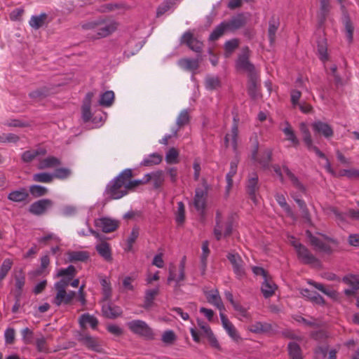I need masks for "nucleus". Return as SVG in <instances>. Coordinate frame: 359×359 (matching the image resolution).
Instances as JSON below:
<instances>
[{
	"label": "nucleus",
	"mask_w": 359,
	"mask_h": 359,
	"mask_svg": "<svg viewBox=\"0 0 359 359\" xmlns=\"http://www.w3.org/2000/svg\"><path fill=\"white\" fill-rule=\"evenodd\" d=\"M178 65L184 70L194 72L199 67V60L183 58L178 61Z\"/></svg>",
	"instance_id": "obj_27"
},
{
	"label": "nucleus",
	"mask_w": 359,
	"mask_h": 359,
	"mask_svg": "<svg viewBox=\"0 0 359 359\" xmlns=\"http://www.w3.org/2000/svg\"><path fill=\"white\" fill-rule=\"evenodd\" d=\"M151 180L153 182L155 189L160 188L165 180L163 172L162 170H158L151 173H148L144 176L142 180H137L138 182H141V184H147Z\"/></svg>",
	"instance_id": "obj_8"
},
{
	"label": "nucleus",
	"mask_w": 359,
	"mask_h": 359,
	"mask_svg": "<svg viewBox=\"0 0 359 359\" xmlns=\"http://www.w3.org/2000/svg\"><path fill=\"white\" fill-rule=\"evenodd\" d=\"M239 40L233 39L227 41L224 44L225 55L229 57L231 54L238 47Z\"/></svg>",
	"instance_id": "obj_46"
},
{
	"label": "nucleus",
	"mask_w": 359,
	"mask_h": 359,
	"mask_svg": "<svg viewBox=\"0 0 359 359\" xmlns=\"http://www.w3.org/2000/svg\"><path fill=\"white\" fill-rule=\"evenodd\" d=\"M312 128L316 133L327 139L332 137L334 135V130L331 126L320 121H317L312 123Z\"/></svg>",
	"instance_id": "obj_10"
},
{
	"label": "nucleus",
	"mask_w": 359,
	"mask_h": 359,
	"mask_svg": "<svg viewBox=\"0 0 359 359\" xmlns=\"http://www.w3.org/2000/svg\"><path fill=\"white\" fill-rule=\"evenodd\" d=\"M76 275V270L72 265H69L66 269H60L57 274V277L74 278Z\"/></svg>",
	"instance_id": "obj_52"
},
{
	"label": "nucleus",
	"mask_w": 359,
	"mask_h": 359,
	"mask_svg": "<svg viewBox=\"0 0 359 359\" xmlns=\"http://www.w3.org/2000/svg\"><path fill=\"white\" fill-rule=\"evenodd\" d=\"M220 318L222 326L229 336L233 341H238L240 339V336L235 326L229 320L227 317L223 313H220Z\"/></svg>",
	"instance_id": "obj_19"
},
{
	"label": "nucleus",
	"mask_w": 359,
	"mask_h": 359,
	"mask_svg": "<svg viewBox=\"0 0 359 359\" xmlns=\"http://www.w3.org/2000/svg\"><path fill=\"white\" fill-rule=\"evenodd\" d=\"M306 235L310 243L316 250L325 253H331L332 252L331 247L326 242L320 238L313 236L309 231H306Z\"/></svg>",
	"instance_id": "obj_12"
},
{
	"label": "nucleus",
	"mask_w": 359,
	"mask_h": 359,
	"mask_svg": "<svg viewBox=\"0 0 359 359\" xmlns=\"http://www.w3.org/2000/svg\"><path fill=\"white\" fill-rule=\"evenodd\" d=\"M181 43L186 44L191 50L196 53H201L203 43L195 38L192 33L186 32L182 36Z\"/></svg>",
	"instance_id": "obj_7"
},
{
	"label": "nucleus",
	"mask_w": 359,
	"mask_h": 359,
	"mask_svg": "<svg viewBox=\"0 0 359 359\" xmlns=\"http://www.w3.org/2000/svg\"><path fill=\"white\" fill-rule=\"evenodd\" d=\"M238 163V162L237 160L232 161L230 163V169L226 176V182H227V185H226L227 194L229 193V190L231 189V187L233 186V178L237 172Z\"/></svg>",
	"instance_id": "obj_34"
},
{
	"label": "nucleus",
	"mask_w": 359,
	"mask_h": 359,
	"mask_svg": "<svg viewBox=\"0 0 359 359\" xmlns=\"http://www.w3.org/2000/svg\"><path fill=\"white\" fill-rule=\"evenodd\" d=\"M318 51L320 55V59L322 61H325L328 59L327 53V46L325 41H320L318 44Z\"/></svg>",
	"instance_id": "obj_63"
},
{
	"label": "nucleus",
	"mask_w": 359,
	"mask_h": 359,
	"mask_svg": "<svg viewBox=\"0 0 359 359\" xmlns=\"http://www.w3.org/2000/svg\"><path fill=\"white\" fill-rule=\"evenodd\" d=\"M287 348L291 359H302V350L298 344L291 341L288 344Z\"/></svg>",
	"instance_id": "obj_40"
},
{
	"label": "nucleus",
	"mask_w": 359,
	"mask_h": 359,
	"mask_svg": "<svg viewBox=\"0 0 359 359\" xmlns=\"http://www.w3.org/2000/svg\"><path fill=\"white\" fill-rule=\"evenodd\" d=\"M300 130L303 134V140L306 145L311 144L313 142L311 133L307 126L304 123L300 124Z\"/></svg>",
	"instance_id": "obj_59"
},
{
	"label": "nucleus",
	"mask_w": 359,
	"mask_h": 359,
	"mask_svg": "<svg viewBox=\"0 0 359 359\" xmlns=\"http://www.w3.org/2000/svg\"><path fill=\"white\" fill-rule=\"evenodd\" d=\"M276 201L279 204V205L283 208V210L287 213V215L290 217H293V212L290 205L286 202L285 198L283 194H277L275 196Z\"/></svg>",
	"instance_id": "obj_43"
},
{
	"label": "nucleus",
	"mask_w": 359,
	"mask_h": 359,
	"mask_svg": "<svg viewBox=\"0 0 359 359\" xmlns=\"http://www.w3.org/2000/svg\"><path fill=\"white\" fill-rule=\"evenodd\" d=\"M47 19V15L45 13H41L39 15H32L29 21V25L38 29L41 27Z\"/></svg>",
	"instance_id": "obj_39"
},
{
	"label": "nucleus",
	"mask_w": 359,
	"mask_h": 359,
	"mask_svg": "<svg viewBox=\"0 0 359 359\" xmlns=\"http://www.w3.org/2000/svg\"><path fill=\"white\" fill-rule=\"evenodd\" d=\"M75 296L76 292L74 291L67 292L66 290H57L53 303L57 306H60L62 304H69L72 302Z\"/></svg>",
	"instance_id": "obj_17"
},
{
	"label": "nucleus",
	"mask_w": 359,
	"mask_h": 359,
	"mask_svg": "<svg viewBox=\"0 0 359 359\" xmlns=\"http://www.w3.org/2000/svg\"><path fill=\"white\" fill-rule=\"evenodd\" d=\"M28 197L29 194L25 189L13 191L8 196V198L10 201L18 203L25 201Z\"/></svg>",
	"instance_id": "obj_33"
},
{
	"label": "nucleus",
	"mask_w": 359,
	"mask_h": 359,
	"mask_svg": "<svg viewBox=\"0 0 359 359\" xmlns=\"http://www.w3.org/2000/svg\"><path fill=\"white\" fill-rule=\"evenodd\" d=\"M228 31L224 22L220 23L218 26L215 27V29L212 32L210 35L209 39L210 41L217 40L219 37H221L224 33Z\"/></svg>",
	"instance_id": "obj_45"
},
{
	"label": "nucleus",
	"mask_w": 359,
	"mask_h": 359,
	"mask_svg": "<svg viewBox=\"0 0 359 359\" xmlns=\"http://www.w3.org/2000/svg\"><path fill=\"white\" fill-rule=\"evenodd\" d=\"M161 161L162 156L157 153H154L146 157L141 163V165L144 166H152L159 164Z\"/></svg>",
	"instance_id": "obj_42"
},
{
	"label": "nucleus",
	"mask_w": 359,
	"mask_h": 359,
	"mask_svg": "<svg viewBox=\"0 0 359 359\" xmlns=\"http://www.w3.org/2000/svg\"><path fill=\"white\" fill-rule=\"evenodd\" d=\"M114 100V93L111 90L106 91L101 95L100 104L104 107H109Z\"/></svg>",
	"instance_id": "obj_48"
},
{
	"label": "nucleus",
	"mask_w": 359,
	"mask_h": 359,
	"mask_svg": "<svg viewBox=\"0 0 359 359\" xmlns=\"http://www.w3.org/2000/svg\"><path fill=\"white\" fill-rule=\"evenodd\" d=\"M67 257L71 262H85L90 258V253L87 251H69Z\"/></svg>",
	"instance_id": "obj_28"
},
{
	"label": "nucleus",
	"mask_w": 359,
	"mask_h": 359,
	"mask_svg": "<svg viewBox=\"0 0 359 359\" xmlns=\"http://www.w3.org/2000/svg\"><path fill=\"white\" fill-rule=\"evenodd\" d=\"M341 8L342 13L344 14V24L345 26V29L347 34V38L348 41L351 43L353 40V26L351 22L349 17L348 16L346 11H345L344 6H341Z\"/></svg>",
	"instance_id": "obj_35"
},
{
	"label": "nucleus",
	"mask_w": 359,
	"mask_h": 359,
	"mask_svg": "<svg viewBox=\"0 0 359 359\" xmlns=\"http://www.w3.org/2000/svg\"><path fill=\"white\" fill-rule=\"evenodd\" d=\"M98 254L107 262L112 261L111 250L109 243L102 241L96 247Z\"/></svg>",
	"instance_id": "obj_26"
},
{
	"label": "nucleus",
	"mask_w": 359,
	"mask_h": 359,
	"mask_svg": "<svg viewBox=\"0 0 359 359\" xmlns=\"http://www.w3.org/2000/svg\"><path fill=\"white\" fill-rule=\"evenodd\" d=\"M279 27L278 18L273 16L269 22L268 35L271 45H273L276 40V34Z\"/></svg>",
	"instance_id": "obj_30"
},
{
	"label": "nucleus",
	"mask_w": 359,
	"mask_h": 359,
	"mask_svg": "<svg viewBox=\"0 0 359 359\" xmlns=\"http://www.w3.org/2000/svg\"><path fill=\"white\" fill-rule=\"evenodd\" d=\"M227 259L231 264L233 271L238 280H242L246 276L245 264L241 255L237 252H229Z\"/></svg>",
	"instance_id": "obj_4"
},
{
	"label": "nucleus",
	"mask_w": 359,
	"mask_h": 359,
	"mask_svg": "<svg viewBox=\"0 0 359 359\" xmlns=\"http://www.w3.org/2000/svg\"><path fill=\"white\" fill-rule=\"evenodd\" d=\"M238 133V123L234 118L231 133L226 134L224 138V142L226 147L231 146L234 150H236Z\"/></svg>",
	"instance_id": "obj_22"
},
{
	"label": "nucleus",
	"mask_w": 359,
	"mask_h": 359,
	"mask_svg": "<svg viewBox=\"0 0 359 359\" xmlns=\"http://www.w3.org/2000/svg\"><path fill=\"white\" fill-rule=\"evenodd\" d=\"M185 279V271H180L179 275L176 276L174 273L172 269H170L169 271V276L168 278V283H170L171 281H175L177 285L181 281H183Z\"/></svg>",
	"instance_id": "obj_55"
},
{
	"label": "nucleus",
	"mask_w": 359,
	"mask_h": 359,
	"mask_svg": "<svg viewBox=\"0 0 359 359\" xmlns=\"http://www.w3.org/2000/svg\"><path fill=\"white\" fill-rule=\"evenodd\" d=\"M49 241H52L55 244H59L60 239L54 233H48L46 236L39 239V242L44 243L46 245H48Z\"/></svg>",
	"instance_id": "obj_64"
},
{
	"label": "nucleus",
	"mask_w": 359,
	"mask_h": 359,
	"mask_svg": "<svg viewBox=\"0 0 359 359\" xmlns=\"http://www.w3.org/2000/svg\"><path fill=\"white\" fill-rule=\"evenodd\" d=\"M133 171L130 168L123 170L116 178L107 185L105 194L111 199H120L141 185L137 180H133Z\"/></svg>",
	"instance_id": "obj_1"
},
{
	"label": "nucleus",
	"mask_w": 359,
	"mask_h": 359,
	"mask_svg": "<svg viewBox=\"0 0 359 359\" xmlns=\"http://www.w3.org/2000/svg\"><path fill=\"white\" fill-rule=\"evenodd\" d=\"M53 205L50 199H41L33 203L29 209V211L34 215H41L44 214L47 209Z\"/></svg>",
	"instance_id": "obj_9"
},
{
	"label": "nucleus",
	"mask_w": 359,
	"mask_h": 359,
	"mask_svg": "<svg viewBox=\"0 0 359 359\" xmlns=\"http://www.w3.org/2000/svg\"><path fill=\"white\" fill-rule=\"evenodd\" d=\"M79 340L88 349L98 353L102 352V346L97 338L85 334L81 335Z\"/></svg>",
	"instance_id": "obj_16"
},
{
	"label": "nucleus",
	"mask_w": 359,
	"mask_h": 359,
	"mask_svg": "<svg viewBox=\"0 0 359 359\" xmlns=\"http://www.w3.org/2000/svg\"><path fill=\"white\" fill-rule=\"evenodd\" d=\"M100 284L102 285V294L104 300H108L111 296V287L109 281L106 278H100Z\"/></svg>",
	"instance_id": "obj_44"
},
{
	"label": "nucleus",
	"mask_w": 359,
	"mask_h": 359,
	"mask_svg": "<svg viewBox=\"0 0 359 359\" xmlns=\"http://www.w3.org/2000/svg\"><path fill=\"white\" fill-rule=\"evenodd\" d=\"M228 31L234 32L243 27L246 23V18L243 14H238L233 16L228 21H224Z\"/></svg>",
	"instance_id": "obj_14"
},
{
	"label": "nucleus",
	"mask_w": 359,
	"mask_h": 359,
	"mask_svg": "<svg viewBox=\"0 0 359 359\" xmlns=\"http://www.w3.org/2000/svg\"><path fill=\"white\" fill-rule=\"evenodd\" d=\"M189 118L190 117L188 111L185 109L182 110L177 118L176 123L177 128H175L179 130V128L183 127L189 122Z\"/></svg>",
	"instance_id": "obj_49"
},
{
	"label": "nucleus",
	"mask_w": 359,
	"mask_h": 359,
	"mask_svg": "<svg viewBox=\"0 0 359 359\" xmlns=\"http://www.w3.org/2000/svg\"><path fill=\"white\" fill-rule=\"evenodd\" d=\"M302 294L304 297L310 299L312 302L319 304L323 305L325 304V300L318 292L315 291H311L308 289H304L302 290Z\"/></svg>",
	"instance_id": "obj_37"
},
{
	"label": "nucleus",
	"mask_w": 359,
	"mask_h": 359,
	"mask_svg": "<svg viewBox=\"0 0 359 359\" xmlns=\"http://www.w3.org/2000/svg\"><path fill=\"white\" fill-rule=\"evenodd\" d=\"M215 226L214 228V236L217 241L221 240L222 236H229L232 233V220L229 218L227 221L224 222L222 212L217 210L215 216Z\"/></svg>",
	"instance_id": "obj_3"
},
{
	"label": "nucleus",
	"mask_w": 359,
	"mask_h": 359,
	"mask_svg": "<svg viewBox=\"0 0 359 359\" xmlns=\"http://www.w3.org/2000/svg\"><path fill=\"white\" fill-rule=\"evenodd\" d=\"M205 296L208 302L216 306L220 311V313H222L225 309L218 290H215L208 291L205 292Z\"/></svg>",
	"instance_id": "obj_24"
},
{
	"label": "nucleus",
	"mask_w": 359,
	"mask_h": 359,
	"mask_svg": "<svg viewBox=\"0 0 359 359\" xmlns=\"http://www.w3.org/2000/svg\"><path fill=\"white\" fill-rule=\"evenodd\" d=\"M97 226L100 227L103 232L111 233L116 230L118 227L119 223L115 219L110 218H101L97 222Z\"/></svg>",
	"instance_id": "obj_20"
},
{
	"label": "nucleus",
	"mask_w": 359,
	"mask_h": 359,
	"mask_svg": "<svg viewBox=\"0 0 359 359\" xmlns=\"http://www.w3.org/2000/svg\"><path fill=\"white\" fill-rule=\"evenodd\" d=\"M128 329L133 333L144 337L147 339H152L154 334L152 330L146 322L141 320H133L127 323Z\"/></svg>",
	"instance_id": "obj_5"
},
{
	"label": "nucleus",
	"mask_w": 359,
	"mask_h": 359,
	"mask_svg": "<svg viewBox=\"0 0 359 359\" xmlns=\"http://www.w3.org/2000/svg\"><path fill=\"white\" fill-rule=\"evenodd\" d=\"M320 10L319 13V18L321 22L325 20V18L330 11L329 0H320Z\"/></svg>",
	"instance_id": "obj_51"
},
{
	"label": "nucleus",
	"mask_w": 359,
	"mask_h": 359,
	"mask_svg": "<svg viewBox=\"0 0 359 359\" xmlns=\"http://www.w3.org/2000/svg\"><path fill=\"white\" fill-rule=\"evenodd\" d=\"M72 174L71 170L69 168H57L55 170L53 175V178L55 177L59 180H65L68 178Z\"/></svg>",
	"instance_id": "obj_58"
},
{
	"label": "nucleus",
	"mask_w": 359,
	"mask_h": 359,
	"mask_svg": "<svg viewBox=\"0 0 359 359\" xmlns=\"http://www.w3.org/2000/svg\"><path fill=\"white\" fill-rule=\"evenodd\" d=\"M299 248L296 251L299 259L306 264H315L318 263V259L313 256L310 251L303 245H299Z\"/></svg>",
	"instance_id": "obj_18"
},
{
	"label": "nucleus",
	"mask_w": 359,
	"mask_h": 359,
	"mask_svg": "<svg viewBox=\"0 0 359 359\" xmlns=\"http://www.w3.org/2000/svg\"><path fill=\"white\" fill-rule=\"evenodd\" d=\"M29 192L34 197H41L47 194L48 189L40 185H32L29 187Z\"/></svg>",
	"instance_id": "obj_57"
},
{
	"label": "nucleus",
	"mask_w": 359,
	"mask_h": 359,
	"mask_svg": "<svg viewBox=\"0 0 359 359\" xmlns=\"http://www.w3.org/2000/svg\"><path fill=\"white\" fill-rule=\"evenodd\" d=\"M283 170L290 179L294 187H295L299 192H304V187L299 181L298 178L290 170V169L287 166L284 165L283 166Z\"/></svg>",
	"instance_id": "obj_38"
},
{
	"label": "nucleus",
	"mask_w": 359,
	"mask_h": 359,
	"mask_svg": "<svg viewBox=\"0 0 359 359\" xmlns=\"http://www.w3.org/2000/svg\"><path fill=\"white\" fill-rule=\"evenodd\" d=\"M79 324L82 328H86L87 325H90L93 329H95L98 325V320L93 316L84 313L79 318Z\"/></svg>",
	"instance_id": "obj_32"
},
{
	"label": "nucleus",
	"mask_w": 359,
	"mask_h": 359,
	"mask_svg": "<svg viewBox=\"0 0 359 359\" xmlns=\"http://www.w3.org/2000/svg\"><path fill=\"white\" fill-rule=\"evenodd\" d=\"M179 152L178 151L172 147L169 149L165 156V161L168 164L177 163L178 162Z\"/></svg>",
	"instance_id": "obj_54"
},
{
	"label": "nucleus",
	"mask_w": 359,
	"mask_h": 359,
	"mask_svg": "<svg viewBox=\"0 0 359 359\" xmlns=\"http://www.w3.org/2000/svg\"><path fill=\"white\" fill-rule=\"evenodd\" d=\"M139 236V230L137 228H133L132 231L127 239V246L126 248V250L130 252L133 250V244L136 241L137 237Z\"/></svg>",
	"instance_id": "obj_53"
},
{
	"label": "nucleus",
	"mask_w": 359,
	"mask_h": 359,
	"mask_svg": "<svg viewBox=\"0 0 359 359\" xmlns=\"http://www.w3.org/2000/svg\"><path fill=\"white\" fill-rule=\"evenodd\" d=\"M49 94V90L46 87H44L32 91L29 93V96L32 98L41 99L48 96Z\"/></svg>",
	"instance_id": "obj_61"
},
{
	"label": "nucleus",
	"mask_w": 359,
	"mask_h": 359,
	"mask_svg": "<svg viewBox=\"0 0 359 359\" xmlns=\"http://www.w3.org/2000/svg\"><path fill=\"white\" fill-rule=\"evenodd\" d=\"M46 154V150L44 148L28 150L22 154V160L25 163H29L32 161L36 157L39 156H44Z\"/></svg>",
	"instance_id": "obj_31"
},
{
	"label": "nucleus",
	"mask_w": 359,
	"mask_h": 359,
	"mask_svg": "<svg viewBox=\"0 0 359 359\" xmlns=\"http://www.w3.org/2000/svg\"><path fill=\"white\" fill-rule=\"evenodd\" d=\"M280 130L286 136V140L290 141L293 146L297 147L299 144V141L288 121H285L281 124Z\"/></svg>",
	"instance_id": "obj_23"
},
{
	"label": "nucleus",
	"mask_w": 359,
	"mask_h": 359,
	"mask_svg": "<svg viewBox=\"0 0 359 359\" xmlns=\"http://www.w3.org/2000/svg\"><path fill=\"white\" fill-rule=\"evenodd\" d=\"M59 165H60V161L59 158L55 156H48L39 160L38 168L41 170L52 168Z\"/></svg>",
	"instance_id": "obj_29"
},
{
	"label": "nucleus",
	"mask_w": 359,
	"mask_h": 359,
	"mask_svg": "<svg viewBox=\"0 0 359 359\" xmlns=\"http://www.w3.org/2000/svg\"><path fill=\"white\" fill-rule=\"evenodd\" d=\"M36 349L39 352L41 353H48L49 349L46 343V339L42 337L36 339Z\"/></svg>",
	"instance_id": "obj_62"
},
{
	"label": "nucleus",
	"mask_w": 359,
	"mask_h": 359,
	"mask_svg": "<svg viewBox=\"0 0 359 359\" xmlns=\"http://www.w3.org/2000/svg\"><path fill=\"white\" fill-rule=\"evenodd\" d=\"M202 255L201 257V266L203 269H205L207 266V259L210 254V250H209V243L208 241H205L203 242L202 243Z\"/></svg>",
	"instance_id": "obj_56"
},
{
	"label": "nucleus",
	"mask_w": 359,
	"mask_h": 359,
	"mask_svg": "<svg viewBox=\"0 0 359 359\" xmlns=\"http://www.w3.org/2000/svg\"><path fill=\"white\" fill-rule=\"evenodd\" d=\"M175 220L178 224H182L185 221V206L182 201L177 203Z\"/></svg>",
	"instance_id": "obj_47"
},
{
	"label": "nucleus",
	"mask_w": 359,
	"mask_h": 359,
	"mask_svg": "<svg viewBox=\"0 0 359 359\" xmlns=\"http://www.w3.org/2000/svg\"><path fill=\"white\" fill-rule=\"evenodd\" d=\"M276 289V285L270 276L264 280L261 290L265 298H269L273 296Z\"/></svg>",
	"instance_id": "obj_25"
},
{
	"label": "nucleus",
	"mask_w": 359,
	"mask_h": 359,
	"mask_svg": "<svg viewBox=\"0 0 359 359\" xmlns=\"http://www.w3.org/2000/svg\"><path fill=\"white\" fill-rule=\"evenodd\" d=\"M158 287L146 290L143 307L146 309L151 308L153 305L155 297L158 294Z\"/></svg>",
	"instance_id": "obj_36"
},
{
	"label": "nucleus",
	"mask_w": 359,
	"mask_h": 359,
	"mask_svg": "<svg viewBox=\"0 0 359 359\" xmlns=\"http://www.w3.org/2000/svg\"><path fill=\"white\" fill-rule=\"evenodd\" d=\"M257 154L258 147L257 146L252 154V158L257 161L262 167L268 168L271 160L272 150L271 149H264L260 158H257Z\"/></svg>",
	"instance_id": "obj_21"
},
{
	"label": "nucleus",
	"mask_w": 359,
	"mask_h": 359,
	"mask_svg": "<svg viewBox=\"0 0 359 359\" xmlns=\"http://www.w3.org/2000/svg\"><path fill=\"white\" fill-rule=\"evenodd\" d=\"M122 309L120 306L114 305L110 302H106L102 304V313L103 316L107 318L114 319L122 314Z\"/></svg>",
	"instance_id": "obj_13"
},
{
	"label": "nucleus",
	"mask_w": 359,
	"mask_h": 359,
	"mask_svg": "<svg viewBox=\"0 0 359 359\" xmlns=\"http://www.w3.org/2000/svg\"><path fill=\"white\" fill-rule=\"evenodd\" d=\"M220 85V81L216 76H208L205 79V86L209 90H213L218 88Z\"/></svg>",
	"instance_id": "obj_60"
},
{
	"label": "nucleus",
	"mask_w": 359,
	"mask_h": 359,
	"mask_svg": "<svg viewBox=\"0 0 359 359\" xmlns=\"http://www.w3.org/2000/svg\"><path fill=\"white\" fill-rule=\"evenodd\" d=\"M208 191L206 188H197L194 198V205L198 211H203L206 205Z\"/></svg>",
	"instance_id": "obj_11"
},
{
	"label": "nucleus",
	"mask_w": 359,
	"mask_h": 359,
	"mask_svg": "<svg viewBox=\"0 0 359 359\" xmlns=\"http://www.w3.org/2000/svg\"><path fill=\"white\" fill-rule=\"evenodd\" d=\"M259 190L258 176L256 173L252 174L249 177L247 183V192L250 199L255 203H257V193Z\"/></svg>",
	"instance_id": "obj_15"
},
{
	"label": "nucleus",
	"mask_w": 359,
	"mask_h": 359,
	"mask_svg": "<svg viewBox=\"0 0 359 359\" xmlns=\"http://www.w3.org/2000/svg\"><path fill=\"white\" fill-rule=\"evenodd\" d=\"M250 330L254 333H266L271 330V325L266 323L256 322L250 326Z\"/></svg>",
	"instance_id": "obj_41"
},
{
	"label": "nucleus",
	"mask_w": 359,
	"mask_h": 359,
	"mask_svg": "<svg viewBox=\"0 0 359 359\" xmlns=\"http://www.w3.org/2000/svg\"><path fill=\"white\" fill-rule=\"evenodd\" d=\"M118 23L111 18H100L97 20L86 22L82 28L90 30L91 37L95 39L107 37L113 34L118 27Z\"/></svg>",
	"instance_id": "obj_2"
},
{
	"label": "nucleus",
	"mask_w": 359,
	"mask_h": 359,
	"mask_svg": "<svg viewBox=\"0 0 359 359\" xmlns=\"http://www.w3.org/2000/svg\"><path fill=\"white\" fill-rule=\"evenodd\" d=\"M53 180V174L47 172L36 173L33 175V180L38 182L50 183Z\"/></svg>",
	"instance_id": "obj_50"
},
{
	"label": "nucleus",
	"mask_w": 359,
	"mask_h": 359,
	"mask_svg": "<svg viewBox=\"0 0 359 359\" xmlns=\"http://www.w3.org/2000/svg\"><path fill=\"white\" fill-rule=\"evenodd\" d=\"M249 53L250 50L248 47L245 46L243 48L242 53L239 55L237 61V67L238 68L252 74L255 71V67L249 61Z\"/></svg>",
	"instance_id": "obj_6"
}]
</instances>
